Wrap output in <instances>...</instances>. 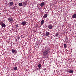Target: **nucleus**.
<instances>
[{
	"instance_id": "obj_1",
	"label": "nucleus",
	"mask_w": 76,
	"mask_h": 76,
	"mask_svg": "<svg viewBox=\"0 0 76 76\" xmlns=\"http://www.w3.org/2000/svg\"><path fill=\"white\" fill-rule=\"evenodd\" d=\"M50 49H46L45 50L43 51V54L45 56H46L47 55H48V53H49V51Z\"/></svg>"
},
{
	"instance_id": "obj_2",
	"label": "nucleus",
	"mask_w": 76,
	"mask_h": 76,
	"mask_svg": "<svg viewBox=\"0 0 76 76\" xmlns=\"http://www.w3.org/2000/svg\"><path fill=\"white\" fill-rule=\"evenodd\" d=\"M8 20L9 22H11V23H12V21L13 20V19L12 18H8Z\"/></svg>"
},
{
	"instance_id": "obj_3",
	"label": "nucleus",
	"mask_w": 76,
	"mask_h": 76,
	"mask_svg": "<svg viewBox=\"0 0 76 76\" xmlns=\"http://www.w3.org/2000/svg\"><path fill=\"white\" fill-rule=\"evenodd\" d=\"M26 23H27L26 21H23L21 23V25L24 26V25H25L26 24Z\"/></svg>"
},
{
	"instance_id": "obj_4",
	"label": "nucleus",
	"mask_w": 76,
	"mask_h": 76,
	"mask_svg": "<svg viewBox=\"0 0 76 76\" xmlns=\"http://www.w3.org/2000/svg\"><path fill=\"white\" fill-rule=\"evenodd\" d=\"M48 16V14H45L43 16V19H45V18H46Z\"/></svg>"
},
{
	"instance_id": "obj_5",
	"label": "nucleus",
	"mask_w": 76,
	"mask_h": 76,
	"mask_svg": "<svg viewBox=\"0 0 76 76\" xmlns=\"http://www.w3.org/2000/svg\"><path fill=\"white\" fill-rule=\"evenodd\" d=\"M48 28L50 29H51L53 28V26L52 25H49L48 26Z\"/></svg>"
},
{
	"instance_id": "obj_6",
	"label": "nucleus",
	"mask_w": 76,
	"mask_h": 76,
	"mask_svg": "<svg viewBox=\"0 0 76 76\" xmlns=\"http://www.w3.org/2000/svg\"><path fill=\"white\" fill-rule=\"evenodd\" d=\"M9 4L10 6H12L13 5V2H9Z\"/></svg>"
},
{
	"instance_id": "obj_7",
	"label": "nucleus",
	"mask_w": 76,
	"mask_h": 76,
	"mask_svg": "<svg viewBox=\"0 0 76 76\" xmlns=\"http://www.w3.org/2000/svg\"><path fill=\"white\" fill-rule=\"evenodd\" d=\"M45 22V21H44V20H42L41 22V25H43Z\"/></svg>"
},
{
	"instance_id": "obj_8",
	"label": "nucleus",
	"mask_w": 76,
	"mask_h": 76,
	"mask_svg": "<svg viewBox=\"0 0 76 76\" xmlns=\"http://www.w3.org/2000/svg\"><path fill=\"white\" fill-rule=\"evenodd\" d=\"M44 2H42L40 4V6L41 7H43V6H44Z\"/></svg>"
},
{
	"instance_id": "obj_9",
	"label": "nucleus",
	"mask_w": 76,
	"mask_h": 76,
	"mask_svg": "<svg viewBox=\"0 0 76 76\" xmlns=\"http://www.w3.org/2000/svg\"><path fill=\"white\" fill-rule=\"evenodd\" d=\"M72 18H76V14H75L73 15V16L72 17Z\"/></svg>"
},
{
	"instance_id": "obj_10",
	"label": "nucleus",
	"mask_w": 76,
	"mask_h": 76,
	"mask_svg": "<svg viewBox=\"0 0 76 76\" xmlns=\"http://www.w3.org/2000/svg\"><path fill=\"white\" fill-rule=\"evenodd\" d=\"M1 26L2 27H5L6 26V25H5V24L3 23L1 25Z\"/></svg>"
},
{
	"instance_id": "obj_11",
	"label": "nucleus",
	"mask_w": 76,
	"mask_h": 76,
	"mask_svg": "<svg viewBox=\"0 0 76 76\" xmlns=\"http://www.w3.org/2000/svg\"><path fill=\"white\" fill-rule=\"evenodd\" d=\"M27 3V1H25V2H23V4H24V5H26Z\"/></svg>"
},
{
	"instance_id": "obj_12",
	"label": "nucleus",
	"mask_w": 76,
	"mask_h": 76,
	"mask_svg": "<svg viewBox=\"0 0 76 76\" xmlns=\"http://www.w3.org/2000/svg\"><path fill=\"white\" fill-rule=\"evenodd\" d=\"M19 6H22V3H20L18 4Z\"/></svg>"
},
{
	"instance_id": "obj_13",
	"label": "nucleus",
	"mask_w": 76,
	"mask_h": 76,
	"mask_svg": "<svg viewBox=\"0 0 76 76\" xmlns=\"http://www.w3.org/2000/svg\"><path fill=\"white\" fill-rule=\"evenodd\" d=\"M41 64H39L38 65V67H39V68H40V67H41Z\"/></svg>"
},
{
	"instance_id": "obj_14",
	"label": "nucleus",
	"mask_w": 76,
	"mask_h": 76,
	"mask_svg": "<svg viewBox=\"0 0 76 76\" xmlns=\"http://www.w3.org/2000/svg\"><path fill=\"white\" fill-rule=\"evenodd\" d=\"M73 70H70L69 71V73H73Z\"/></svg>"
},
{
	"instance_id": "obj_15",
	"label": "nucleus",
	"mask_w": 76,
	"mask_h": 76,
	"mask_svg": "<svg viewBox=\"0 0 76 76\" xmlns=\"http://www.w3.org/2000/svg\"><path fill=\"white\" fill-rule=\"evenodd\" d=\"M46 36H48L49 35V33L48 32H46Z\"/></svg>"
},
{
	"instance_id": "obj_16",
	"label": "nucleus",
	"mask_w": 76,
	"mask_h": 76,
	"mask_svg": "<svg viewBox=\"0 0 76 76\" xmlns=\"http://www.w3.org/2000/svg\"><path fill=\"white\" fill-rule=\"evenodd\" d=\"M12 53H14L15 52V50L14 49H12Z\"/></svg>"
},
{
	"instance_id": "obj_17",
	"label": "nucleus",
	"mask_w": 76,
	"mask_h": 76,
	"mask_svg": "<svg viewBox=\"0 0 76 76\" xmlns=\"http://www.w3.org/2000/svg\"><path fill=\"white\" fill-rule=\"evenodd\" d=\"M17 69H18V68H17V67L16 66L14 67V70H17Z\"/></svg>"
},
{
	"instance_id": "obj_18",
	"label": "nucleus",
	"mask_w": 76,
	"mask_h": 76,
	"mask_svg": "<svg viewBox=\"0 0 76 76\" xmlns=\"http://www.w3.org/2000/svg\"><path fill=\"white\" fill-rule=\"evenodd\" d=\"M64 48H66L67 47V45H66V44H64Z\"/></svg>"
},
{
	"instance_id": "obj_19",
	"label": "nucleus",
	"mask_w": 76,
	"mask_h": 76,
	"mask_svg": "<svg viewBox=\"0 0 76 76\" xmlns=\"http://www.w3.org/2000/svg\"><path fill=\"white\" fill-rule=\"evenodd\" d=\"M55 36H56V37H58V33L56 34Z\"/></svg>"
},
{
	"instance_id": "obj_20",
	"label": "nucleus",
	"mask_w": 76,
	"mask_h": 76,
	"mask_svg": "<svg viewBox=\"0 0 76 76\" xmlns=\"http://www.w3.org/2000/svg\"><path fill=\"white\" fill-rule=\"evenodd\" d=\"M16 9V7H14L12 8V9H13V10H15Z\"/></svg>"
},
{
	"instance_id": "obj_21",
	"label": "nucleus",
	"mask_w": 76,
	"mask_h": 76,
	"mask_svg": "<svg viewBox=\"0 0 76 76\" xmlns=\"http://www.w3.org/2000/svg\"><path fill=\"white\" fill-rule=\"evenodd\" d=\"M17 39H18L19 40V39H20V37H18L17 38Z\"/></svg>"
},
{
	"instance_id": "obj_22",
	"label": "nucleus",
	"mask_w": 76,
	"mask_h": 76,
	"mask_svg": "<svg viewBox=\"0 0 76 76\" xmlns=\"http://www.w3.org/2000/svg\"><path fill=\"white\" fill-rule=\"evenodd\" d=\"M43 70H46V68H44Z\"/></svg>"
},
{
	"instance_id": "obj_23",
	"label": "nucleus",
	"mask_w": 76,
	"mask_h": 76,
	"mask_svg": "<svg viewBox=\"0 0 76 76\" xmlns=\"http://www.w3.org/2000/svg\"><path fill=\"white\" fill-rule=\"evenodd\" d=\"M16 27H18V25L17 24L16 25Z\"/></svg>"
},
{
	"instance_id": "obj_24",
	"label": "nucleus",
	"mask_w": 76,
	"mask_h": 76,
	"mask_svg": "<svg viewBox=\"0 0 76 76\" xmlns=\"http://www.w3.org/2000/svg\"><path fill=\"white\" fill-rule=\"evenodd\" d=\"M15 41L16 42H17V41H18V39H15Z\"/></svg>"
}]
</instances>
